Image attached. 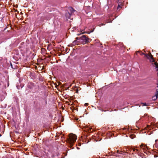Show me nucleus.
I'll use <instances>...</instances> for the list:
<instances>
[{
    "label": "nucleus",
    "instance_id": "nucleus-1",
    "mask_svg": "<svg viewBox=\"0 0 158 158\" xmlns=\"http://www.w3.org/2000/svg\"><path fill=\"white\" fill-rule=\"evenodd\" d=\"M77 139V136L75 134L71 133L69 134V138L67 139V142L69 143V146L71 148L73 145L74 143Z\"/></svg>",
    "mask_w": 158,
    "mask_h": 158
},
{
    "label": "nucleus",
    "instance_id": "nucleus-2",
    "mask_svg": "<svg viewBox=\"0 0 158 158\" xmlns=\"http://www.w3.org/2000/svg\"><path fill=\"white\" fill-rule=\"evenodd\" d=\"M76 39L78 40V42L79 43L83 44H87L91 40L87 37H86L85 35H83L79 38H76Z\"/></svg>",
    "mask_w": 158,
    "mask_h": 158
},
{
    "label": "nucleus",
    "instance_id": "nucleus-3",
    "mask_svg": "<svg viewBox=\"0 0 158 158\" xmlns=\"http://www.w3.org/2000/svg\"><path fill=\"white\" fill-rule=\"evenodd\" d=\"M140 55H145V57L147 58L148 59H152L153 62L154 61V60L153 58V56L150 53L149 54H144L142 52L140 53Z\"/></svg>",
    "mask_w": 158,
    "mask_h": 158
},
{
    "label": "nucleus",
    "instance_id": "nucleus-4",
    "mask_svg": "<svg viewBox=\"0 0 158 158\" xmlns=\"http://www.w3.org/2000/svg\"><path fill=\"white\" fill-rule=\"evenodd\" d=\"M116 1H117V2L118 3L117 9H120L123 6L124 1V0H116Z\"/></svg>",
    "mask_w": 158,
    "mask_h": 158
},
{
    "label": "nucleus",
    "instance_id": "nucleus-5",
    "mask_svg": "<svg viewBox=\"0 0 158 158\" xmlns=\"http://www.w3.org/2000/svg\"><path fill=\"white\" fill-rule=\"evenodd\" d=\"M77 40H78L76 39V40H74L73 42V43L71 44L72 46H74L76 45H77L78 44L77 43L79 42L78 41H77Z\"/></svg>",
    "mask_w": 158,
    "mask_h": 158
},
{
    "label": "nucleus",
    "instance_id": "nucleus-6",
    "mask_svg": "<svg viewBox=\"0 0 158 158\" xmlns=\"http://www.w3.org/2000/svg\"><path fill=\"white\" fill-rule=\"evenodd\" d=\"M69 10L70 11V13L72 15V13H73L74 12L76 11L74 10L73 8L72 7H70L69 8Z\"/></svg>",
    "mask_w": 158,
    "mask_h": 158
},
{
    "label": "nucleus",
    "instance_id": "nucleus-7",
    "mask_svg": "<svg viewBox=\"0 0 158 158\" xmlns=\"http://www.w3.org/2000/svg\"><path fill=\"white\" fill-rule=\"evenodd\" d=\"M65 15L67 18H70L71 14L70 13L67 12H66Z\"/></svg>",
    "mask_w": 158,
    "mask_h": 158
},
{
    "label": "nucleus",
    "instance_id": "nucleus-8",
    "mask_svg": "<svg viewBox=\"0 0 158 158\" xmlns=\"http://www.w3.org/2000/svg\"><path fill=\"white\" fill-rule=\"evenodd\" d=\"M140 147L143 149H145L146 148H147V147L146 146H143L142 144L140 146Z\"/></svg>",
    "mask_w": 158,
    "mask_h": 158
},
{
    "label": "nucleus",
    "instance_id": "nucleus-9",
    "mask_svg": "<svg viewBox=\"0 0 158 158\" xmlns=\"http://www.w3.org/2000/svg\"><path fill=\"white\" fill-rule=\"evenodd\" d=\"M135 135H134L132 134L130 135V137L131 139H133L135 138Z\"/></svg>",
    "mask_w": 158,
    "mask_h": 158
},
{
    "label": "nucleus",
    "instance_id": "nucleus-10",
    "mask_svg": "<svg viewBox=\"0 0 158 158\" xmlns=\"http://www.w3.org/2000/svg\"><path fill=\"white\" fill-rule=\"evenodd\" d=\"M98 110H101L102 111H106V110H104L99 107H98Z\"/></svg>",
    "mask_w": 158,
    "mask_h": 158
},
{
    "label": "nucleus",
    "instance_id": "nucleus-11",
    "mask_svg": "<svg viewBox=\"0 0 158 158\" xmlns=\"http://www.w3.org/2000/svg\"><path fill=\"white\" fill-rule=\"evenodd\" d=\"M141 104L143 106H148V105L146 103H142Z\"/></svg>",
    "mask_w": 158,
    "mask_h": 158
},
{
    "label": "nucleus",
    "instance_id": "nucleus-12",
    "mask_svg": "<svg viewBox=\"0 0 158 158\" xmlns=\"http://www.w3.org/2000/svg\"><path fill=\"white\" fill-rule=\"evenodd\" d=\"M132 150L133 151H135V150H136L137 151H138V149H136L135 148H133Z\"/></svg>",
    "mask_w": 158,
    "mask_h": 158
},
{
    "label": "nucleus",
    "instance_id": "nucleus-13",
    "mask_svg": "<svg viewBox=\"0 0 158 158\" xmlns=\"http://www.w3.org/2000/svg\"><path fill=\"white\" fill-rule=\"evenodd\" d=\"M89 105V104L88 103H85V106H87L88 105Z\"/></svg>",
    "mask_w": 158,
    "mask_h": 158
},
{
    "label": "nucleus",
    "instance_id": "nucleus-14",
    "mask_svg": "<svg viewBox=\"0 0 158 158\" xmlns=\"http://www.w3.org/2000/svg\"><path fill=\"white\" fill-rule=\"evenodd\" d=\"M158 141V139L156 140H155L156 143V144L157 143V142Z\"/></svg>",
    "mask_w": 158,
    "mask_h": 158
},
{
    "label": "nucleus",
    "instance_id": "nucleus-15",
    "mask_svg": "<svg viewBox=\"0 0 158 158\" xmlns=\"http://www.w3.org/2000/svg\"><path fill=\"white\" fill-rule=\"evenodd\" d=\"M45 101L46 103H46H47L46 100H45Z\"/></svg>",
    "mask_w": 158,
    "mask_h": 158
},
{
    "label": "nucleus",
    "instance_id": "nucleus-16",
    "mask_svg": "<svg viewBox=\"0 0 158 158\" xmlns=\"http://www.w3.org/2000/svg\"><path fill=\"white\" fill-rule=\"evenodd\" d=\"M101 24L102 25H104V24Z\"/></svg>",
    "mask_w": 158,
    "mask_h": 158
},
{
    "label": "nucleus",
    "instance_id": "nucleus-17",
    "mask_svg": "<svg viewBox=\"0 0 158 158\" xmlns=\"http://www.w3.org/2000/svg\"><path fill=\"white\" fill-rule=\"evenodd\" d=\"M2 136V135L1 134H0V137H1Z\"/></svg>",
    "mask_w": 158,
    "mask_h": 158
},
{
    "label": "nucleus",
    "instance_id": "nucleus-18",
    "mask_svg": "<svg viewBox=\"0 0 158 158\" xmlns=\"http://www.w3.org/2000/svg\"><path fill=\"white\" fill-rule=\"evenodd\" d=\"M136 52V54H137V52Z\"/></svg>",
    "mask_w": 158,
    "mask_h": 158
},
{
    "label": "nucleus",
    "instance_id": "nucleus-19",
    "mask_svg": "<svg viewBox=\"0 0 158 158\" xmlns=\"http://www.w3.org/2000/svg\"><path fill=\"white\" fill-rule=\"evenodd\" d=\"M69 88V87H68L67 89H68Z\"/></svg>",
    "mask_w": 158,
    "mask_h": 158
},
{
    "label": "nucleus",
    "instance_id": "nucleus-20",
    "mask_svg": "<svg viewBox=\"0 0 158 158\" xmlns=\"http://www.w3.org/2000/svg\"><path fill=\"white\" fill-rule=\"evenodd\" d=\"M118 151H117V152H118Z\"/></svg>",
    "mask_w": 158,
    "mask_h": 158
}]
</instances>
